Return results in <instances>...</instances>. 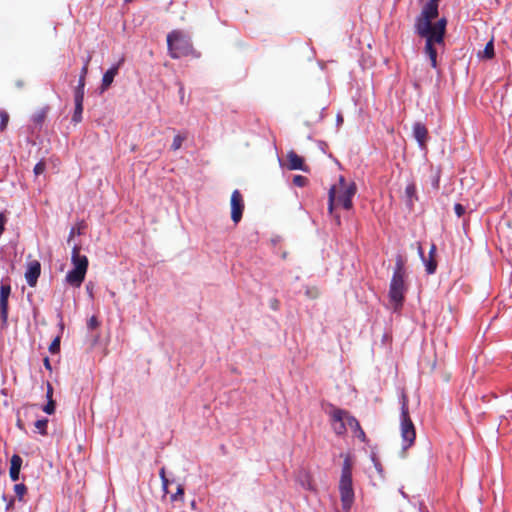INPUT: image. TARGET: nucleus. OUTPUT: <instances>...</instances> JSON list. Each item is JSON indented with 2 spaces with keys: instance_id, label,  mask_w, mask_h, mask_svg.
<instances>
[{
  "instance_id": "nucleus-14",
  "label": "nucleus",
  "mask_w": 512,
  "mask_h": 512,
  "mask_svg": "<svg viewBox=\"0 0 512 512\" xmlns=\"http://www.w3.org/2000/svg\"><path fill=\"white\" fill-rule=\"evenodd\" d=\"M85 271H81L78 269H72L66 274L65 280L66 282L73 287H80L86 276Z\"/></svg>"
},
{
  "instance_id": "nucleus-45",
  "label": "nucleus",
  "mask_w": 512,
  "mask_h": 512,
  "mask_svg": "<svg viewBox=\"0 0 512 512\" xmlns=\"http://www.w3.org/2000/svg\"><path fill=\"white\" fill-rule=\"evenodd\" d=\"M436 256V246L435 244H432L429 250V257H435Z\"/></svg>"
},
{
  "instance_id": "nucleus-26",
  "label": "nucleus",
  "mask_w": 512,
  "mask_h": 512,
  "mask_svg": "<svg viewBox=\"0 0 512 512\" xmlns=\"http://www.w3.org/2000/svg\"><path fill=\"white\" fill-rule=\"evenodd\" d=\"M21 466H22V458L18 454H14L10 460V469L9 470L20 472Z\"/></svg>"
},
{
  "instance_id": "nucleus-33",
  "label": "nucleus",
  "mask_w": 512,
  "mask_h": 512,
  "mask_svg": "<svg viewBox=\"0 0 512 512\" xmlns=\"http://www.w3.org/2000/svg\"><path fill=\"white\" fill-rule=\"evenodd\" d=\"M45 169H46V164H45V162H44V161H39V162L34 166V170H33V172H34V174H35L36 176H39V175H41V174H43V173H44Z\"/></svg>"
},
{
  "instance_id": "nucleus-54",
  "label": "nucleus",
  "mask_w": 512,
  "mask_h": 512,
  "mask_svg": "<svg viewBox=\"0 0 512 512\" xmlns=\"http://www.w3.org/2000/svg\"><path fill=\"white\" fill-rule=\"evenodd\" d=\"M126 3L131 2L132 0H124Z\"/></svg>"
},
{
  "instance_id": "nucleus-46",
  "label": "nucleus",
  "mask_w": 512,
  "mask_h": 512,
  "mask_svg": "<svg viewBox=\"0 0 512 512\" xmlns=\"http://www.w3.org/2000/svg\"><path fill=\"white\" fill-rule=\"evenodd\" d=\"M161 481H162V487H163L164 491H165V492H168V491H167V488H168V485H169V483H170V482H169V480H168V478H164V479H162Z\"/></svg>"
},
{
  "instance_id": "nucleus-10",
  "label": "nucleus",
  "mask_w": 512,
  "mask_h": 512,
  "mask_svg": "<svg viewBox=\"0 0 512 512\" xmlns=\"http://www.w3.org/2000/svg\"><path fill=\"white\" fill-rule=\"evenodd\" d=\"M413 137L418 143V146L422 150L427 149V143L429 140L428 129L422 122H415L412 127Z\"/></svg>"
},
{
  "instance_id": "nucleus-12",
  "label": "nucleus",
  "mask_w": 512,
  "mask_h": 512,
  "mask_svg": "<svg viewBox=\"0 0 512 512\" xmlns=\"http://www.w3.org/2000/svg\"><path fill=\"white\" fill-rule=\"evenodd\" d=\"M81 247L75 245L72 249L71 262L74 266L73 269H78L87 272L88 269V258L85 255L80 254Z\"/></svg>"
},
{
  "instance_id": "nucleus-36",
  "label": "nucleus",
  "mask_w": 512,
  "mask_h": 512,
  "mask_svg": "<svg viewBox=\"0 0 512 512\" xmlns=\"http://www.w3.org/2000/svg\"><path fill=\"white\" fill-rule=\"evenodd\" d=\"M87 326L89 329L93 330V329H96L98 326H99V322L97 320V318L95 316H92L88 322H87Z\"/></svg>"
},
{
  "instance_id": "nucleus-19",
  "label": "nucleus",
  "mask_w": 512,
  "mask_h": 512,
  "mask_svg": "<svg viewBox=\"0 0 512 512\" xmlns=\"http://www.w3.org/2000/svg\"><path fill=\"white\" fill-rule=\"evenodd\" d=\"M479 57L482 59L490 60L495 56L494 52V43L493 39H491L484 47L482 52H479Z\"/></svg>"
},
{
  "instance_id": "nucleus-13",
  "label": "nucleus",
  "mask_w": 512,
  "mask_h": 512,
  "mask_svg": "<svg viewBox=\"0 0 512 512\" xmlns=\"http://www.w3.org/2000/svg\"><path fill=\"white\" fill-rule=\"evenodd\" d=\"M123 59H121L118 64L109 68L102 77L101 90H107L110 85L113 83L115 76L118 74V70L120 65L123 63Z\"/></svg>"
},
{
  "instance_id": "nucleus-24",
  "label": "nucleus",
  "mask_w": 512,
  "mask_h": 512,
  "mask_svg": "<svg viewBox=\"0 0 512 512\" xmlns=\"http://www.w3.org/2000/svg\"><path fill=\"white\" fill-rule=\"evenodd\" d=\"M83 103H75V109L72 116V121L77 124L82 120Z\"/></svg>"
},
{
  "instance_id": "nucleus-51",
  "label": "nucleus",
  "mask_w": 512,
  "mask_h": 512,
  "mask_svg": "<svg viewBox=\"0 0 512 512\" xmlns=\"http://www.w3.org/2000/svg\"><path fill=\"white\" fill-rule=\"evenodd\" d=\"M17 425H18L20 428H22L21 420H20V419H18V421H17Z\"/></svg>"
},
{
  "instance_id": "nucleus-48",
  "label": "nucleus",
  "mask_w": 512,
  "mask_h": 512,
  "mask_svg": "<svg viewBox=\"0 0 512 512\" xmlns=\"http://www.w3.org/2000/svg\"><path fill=\"white\" fill-rule=\"evenodd\" d=\"M159 475H160L161 480H162V479H164V478H167V477H166V473H165V468H164V467H162V468L160 469Z\"/></svg>"
},
{
  "instance_id": "nucleus-5",
  "label": "nucleus",
  "mask_w": 512,
  "mask_h": 512,
  "mask_svg": "<svg viewBox=\"0 0 512 512\" xmlns=\"http://www.w3.org/2000/svg\"><path fill=\"white\" fill-rule=\"evenodd\" d=\"M440 0H429L422 8L421 13L415 20V32L417 34H426L432 21L438 17V6Z\"/></svg>"
},
{
  "instance_id": "nucleus-44",
  "label": "nucleus",
  "mask_w": 512,
  "mask_h": 512,
  "mask_svg": "<svg viewBox=\"0 0 512 512\" xmlns=\"http://www.w3.org/2000/svg\"><path fill=\"white\" fill-rule=\"evenodd\" d=\"M15 500L13 498L9 499L6 504V510L9 511L14 507Z\"/></svg>"
},
{
  "instance_id": "nucleus-39",
  "label": "nucleus",
  "mask_w": 512,
  "mask_h": 512,
  "mask_svg": "<svg viewBox=\"0 0 512 512\" xmlns=\"http://www.w3.org/2000/svg\"><path fill=\"white\" fill-rule=\"evenodd\" d=\"M179 85V99L181 104H186L185 102V92H184V86L181 82L178 83Z\"/></svg>"
},
{
  "instance_id": "nucleus-49",
  "label": "nucleus",
  "mask_w": 512,
  "mask_h": 512,
  "mask_svg": "<svg viewBox=\"0 0 512 512\" xmlns=\"http://www.w3.org/2000/svg\"><path fill=\"white\" fill-rule=\"evenodd\" d=\"M90 61H91V55H89V56L84 60V65H83V67H87V68H88Z\"/></svg>"
},
{
  "instance_id": "nucleus-42",
  "label": "nucleus",
  "mask_w": 512,
  "mask_h": 512,
  "mask_svg": "<svg viewBox=\"0 0 512 512\" xmlns=\"http://www.w3.org/2000/svg\"><path fill=\"white\" fill-rule=\"evenodd\" d=\"M52 395H53V387L50 383H47V393H46V396L48 398V400L52 399Z\"/></svg>"
},
{
  "instance_id": "nucleus-52",
  "label": "nucleus",
  "mask_w": 512,
  "mask_h": 512,
  "mask_svg": "<svg viewBox=\"0 0 512 512\" xmlns=\"http://www.w3.org/2000/svg\"><path fill=\"white\" fill-rule=\"evenodd\" d=\"M2 499H3V501H7V496H6V494H3V495H2Z\"/></svg>"
},
{
  "instance_id": "nucleus-11",
  "label": "nucleus",
  "mask_w": 512,
  "mask_h": 512,
  "mask_svg": "<svg viewBox=\"0 0 512 512\" xmlns=\"http://www.w3.org/2000/svg\"><path fill=\"white\" fill-rule=\"evenodd\" d=\"M41 274V264L38 260H33L28 263L27 270L25 272V279L30 287H34L37 284V280Z\"/></svg>"
},
{
  "instance_id": "nucleus-9",
  "label": "nucleus",
  "mask_w": 512,
  "mask_h": 512,
  "mask_svg": "<svg viewBox=\"0 0 512 512\" xmlns=\"http://www.w3.org/2000/svg\"><path fill=\"white\" fill-rule=\"evenodd\" d=\"M231 219L237 224L241 218L244 211V201L243 197L239 190H234L231 194Z\"/></svg>"
},
{
  "instance_id": "nucleus-47",
  "label": "nucleus",
  "mask_w": 512,
  "mask_h": 512,
  "mask_svg": "<svg viewBox=\"0 0 512 512\" xmlns=\"http://www.w3.org/2000/svg\"><path fill=\"white\" fill-rule=\"evenodd\" d=\"M43 362H44V366H45V368H46L47 370H51V369H52V368H51V364H50V360H49V358H48V357H45Z\"/></svg>"
},
{
  "instance_id": "nucleus-17",
  "label": "nucleus",
  "mask_w": 512,
  "mask_h": 512,
  "mask_svg": "<svg viewBox=\"0 0 512 512\" xmlns=\"http://www.w3.org/2000/svg\"><path fill=\"white\" fill-rule=\"evenodd\" d=\"M418 252L425 263L426 272L428 274L435 273V271L437 269V261H436L435 257H429L428 259H425L424 255H423V250H422V247L420 244L418 246Z\"/></svg>"
},
{
  "instance_id": "nucleus-41",
  "label": "nucleus",
  "mask_w": 512,
  "mask_h": 512,
  "mask_svg": "<svg viewBox=\"0 0 512 512\" xmlns=\"http://www.w3.org/2000/svg\"><path fill=\"white\" fill-rule=\"evenodd\" d=\"M19 474H20L19 471L9 470V476L12 481H17L19 479Z\"/></svg>"
},
{
  "instance_id": "nucleus-50",
  "label": "nucleus",
  "mask_w": 512,
  "mask_h": 512,
  "mask_svg": "<svg viewBox=\"0 0 512 512\" xmlns=\"http://www.w3.org/2000/svg\"><path fill=\"white\" fill-rule=\"evenodd\" d=\"M439 186V177L437 176L436 180H435V188H438Z\"/></svg>"
},
{
  "instance_id": "nucleus-7",
  "label": "nucleus",
  "mask_w": 512,
  "mask_h": 512,
  "mask_svg": "<svg viewBox=\"0 0 512 512\" xmlns=\"http://www.w3.org/2000/svg\"><path fill=\"white\" fill-rule=\"evenodd\" d=\"M330 422L336 435L342 436L349 427V418L353 417L348 411L332 406L329 412Z\"/></svg>"
},
{
  "instance_id": "nucleus-20",
  "label": "nucleus",
  "mask_w": 512,
  "mask_h": 512,
  "mask_svg": "<svg viewBox=\"0 0 512 512\" xmlns=\"http://www.w3.org/2000/svg\"><path fill=\"white\" fill-rule=\"evenodd\" d=\"M341 478L352 479V464L349 456H346L344 459Z\"/></svg>"
},
{
  "instance_id": "nucleus-35",
  "label": "nucleus",
  "mask_w": 512,
  "mask_h": 512,
  "mask_svg": "<svg viewBox=\"0 0 512 512\" xmlns=\"http://www.w3.org/2000/svg\"><path fill=\"white\" fill-rule=\"evenodd\" d=\"M87 73H88L87 67H82L80 76H79V81H78L79 85L85 86V79H86Z\"/></svg>"
},
{
  "instance_id": "nucleus-6",
  "label": "nucleus",
  "mask_w": 512,
  "mask_h": 512,
  "mask_svg": "<svg viewBox=\"0 0 512 512\" xmlns=\"http://www.w3.org/2000/svg\"><path fill=\"white\" fill-rule=\"evenodd\" d=\"M167 46L170 56L174 59L186 56L192 50L189 40L179 31H172L168 34Z\"/></svg>"
},
{
  "instance_id": "nucleus-37",
  "label": "nucleus",
  "mask_w": 512,
  "mask_h": 512,
  "mask_svg": "<svg viewBox=\"0 0 512 512\" xmlns=\"http://www.w3.org/2000/svg\"><path fill=\"white\" fill-rule=\"evenodd\" d=\"M305 294L310 298H317L319 295L318 289L315 287L307 288Z\"/></svg>"
},
{
  "instance_id": "nucleus-38",
  "label": "nucleus",
  "mask_w": 512,
  "mask_h": 512,
  "mask_svg": "<svg viewBox=\"0 0 512 512\" xmlns=\"http://www.w3.org/2000/svg\"><path fill=\"white\" fill-rule=\"evenodd\" d=\"M454 211L458 217H461L465 213V207L462 204L457 203L454 206Z\"/></svg>"
},
{
  "instance_id": "nucleus-3",
  "label": "nucleus",
  "mask_w": 512,
  "mask_h": 512,
  "mask_svg": "<svg viewBox=\"0 0 512 512\" xmlns=\"http://www.w3.org/2000/svg\"><path fill=\"white\" fill-rule=\"evenodd\" d=\"M356 193V186L354 183L347 185L344 177H340L339 185L332 186L328 193V211L333 214L335 204L342 206L344 209L349 210L352 208V198Z\"/></svg>"
},
{
  "instance_id": "nucleus-16",
  "label": "nucleus",
  "mask_w": 512,
  "mask_h": 512,
  "mask_svg": "<svg viewBox=\"0 0 512 512\" xmlns=\"http://www.w3.org/2000/svg\"><path fill=\"white\" fill-rule=\"evenodd\" d=\"M349 428L362 442L366 441V434L361 428L359 421L354 416L349 418Z\"/></svg>"
},
{
  "instance_id": "nucleus-18",
  "label": "nucleus",
  "mask_w": 512,
  "mask_h": 512,
  "mask_svg": "<svg viewBox=\"0 0 512 512\" xmlns=\"http://www.w3.org/2000/svg\"><path fill=\"white\" fill-rule=\"evenodd\" d=\"M8 300L7 299H0V319H1V326L5 327L7 326L8 322Z\"/></svg>"
},
{
  "instance_id": "nucleus-40",
  "label": "nucleus",
  "mask_w": 512,
  "mask_h": 512,
  "mask_svg": "<svg viewBox=\"0 0 512 512\" xmlns=\"http://www.w3.org/2000/svg\"><path fill=\"white\" fill-rule=\"evenodd\" d=\"M184 495V488L182 485H178L177 487V491L174 495L171 496V499L173 501L177 500L178 499V496H183Z\"/></svg>"
},
{
  "instance_id": "nucleus-30",
  "label": "nucleus",
  "mask_w": 512,
  "mask_h": 512,
  "mask_svg": "<svg viewBox=\"0 0 512 512\" xmlns=\"http://www.w3.org/2000/svg\"><path fill=\"white\" fill-rule=\"evenodd\" d=\"M8 122H9V114L6 111L1 110L0 111V131H4L6 129Z\"/></svg>"
},
{
  "instance_id": "nucleus-29",
  "label": "nucleus",
  "mask_w": 512,
  "mask_h": 512,
  "mask_svg": "<svg viewBox=\"0 0 512 512\" xmlns=\"http://www.w3.org/2000/svg\"><path fill=\"white\" fill-rule=\"evenodd\" d=\"M61 336H56L49 346V352L56 354L60 351Z\"/></svg>"
},
{
  "instance_id": "nucleus-23",
  "label": "nucleus",
  "mask_w": 512,
  "mask_h": 512,
  "mask_svg": "<svg viewBox=\"0 0 512 512\" xmlns=\"http://www.w3.org/2000/svg\"><path fill=\"white\" fill-rule=\"evenodd\" d=\"M14 492H15V495L18 498V500L19 501H23L24 500V496L27 493V487L23 483L15 484L14 485Z\"/></svg>"
},
{
  "instance_id": "nucleus-28",
  "label": "nucleus",
  "mask_w": 512,
  "mask_h": 512,
  "mask_svg": "<svg viewBox=\"0 0 512 512\" xmlns=\"http://www.w3.org/2000/svg\"><path fill=\"white\" fill-rule=\"evenodd\" d=\"M185 139H186L185 135L177 134L174 137V139H173V142H172V145H171V149L173 151L179 150L182 147V144H183Z\"/></svg>"
},
{
  "instance_id": "nucleus-22",
  "label": "nucleus",
  "mask_w": 512,
  "mask_h": 512,
  "mask_svg": "<svg viewBox=\"0 0 512 512\" xmlns=\"http://www.w3.org/2000/svg\"><path fill=\"white\" fill-rule=\"evenodd\" d=\"M48 113V107L42 108L39 111H37L33 116V122L36 125L41 126L47 116Z\"/></svg>"
},
{
  "instance_id": "nucleus-2",
  "label": "nucleus",
  "mask_w": 512,
  "mask_h": 512,
  "mask_svg": "<svg viewBox=\"0 0 512 512\" xmlns=\"http://www.w3.org/2000/svg\"><path fill=\"white\" fill-rule=\"evenodd\" d=\"M447 20L446 18H440L434 25H430L427 33L418 34L420 37L425 38V53L429 57L431 66L437 67V50L434 47L435 44L443 45L444 37L446 33Z\"/></svg>"
},
{
  "instance_id": "nucleus-31",
  "label": "nucleus",
  "mask_w": 512,
  "mask_h": 512,
  "mask_svg": "<svg viewBox=\"0 0 512 512\" xmlns=\"http://www.w3.org/2000/svg\"><path fill=\"white\" fill-rule=\"evenodd\" d=\"M11 294V286L9 284H1L0 287V299H9Z\"/></svg>"
},
{
  "instance_id": "nucleus-1",
  "label": "nucleus",
  "mask_w": 512,
  "mask_h": 512,
  "mask_svg": "<svg viewBox=\"0 0 512 512\" xmlns=\"http://www.w3.org/2000/svg\"><path fill=\"white\" fill-rule=\"evenodd\" d=\"M405 277V263L402 256L398 255L395 260V268L389 287V298L395 310L400 308L404 301V295L407 291Z\"/></svg>"
},
{
  "instance_id": "nucleus-15",
  "label": "nucleus",
  "mask_w": 512,
  "mask_h": 512,
  "mask_svg": "<svg viewBox=\"0 0 512 512\" xmlns=\"http://www.w3.org/2000/svg\"><path fill=\"white\" fill-rule=\"evenodd\" d=\"M287 167L290 170H303L306 171L304 160L294 151H289L287 154Z\"/></svg>"
},
{
  "instance_id": "nucleus-43",
  "label": "nucleus",
  "mask_w": 512,
  "mask_h": 512,
  "mask_svg": "<svg viewBox=\"0 0 512 512\" xmlns=\"http://www.w3.org/2000/svg\"><path fill=\"white\" fill-rule=\"evenodd\" d=\"M76 233H77V234H80V233H81V231H80V229H78V230L76 231V229L73 227V228L70 230L69 237H68V242L72 240V238L74 237V235H76Z\"/></svg>"
},
{
  "instance_id": "nucleus-27",
  "label": "nucleus",
  "mask_w": 512,
  "mask_h": 512,
  "mask_svg": "<svg viewBox=\"0 0 512 512\" xmlns=\"http://www.w3.org/2000/svg\"><path fill=\"white\" fill-rule=\"evenodd\" d=\"M84 88L85 86L77 85L74 90V102L83 103L84 101Z\"/></svg>"
},
{
  "instance_id": "nucleus-4",
  "label": "nucleus",
  "mask_w": 512,
  "mask_h": 512,
  "mask_svg": "<svg viewBox=\"0 0 512 512\" xmlns=\"http://www.w3.org/2000/svg\"><path fill=\"white\" fill-rule=\"evenodd\" d=\"M400 431L402 437V447L404 450H406L414 444L416 439V431L409 414V399L405 393H402L401 395Z\"/></svg>"
},
{
  "instance_id": "nucleus-21",
  "label": "nucleus",
  "mask_w": 512,
  "mask_h": 512,
  "mask_svg": "<svg viewBox=\"0 0 512 512\" xmlns=\"http://www.w3.org/2000/svg\"><path fill=\"white\" fill-rule=\"evenodd\" d=\"M405 194L408 198L409 203L412 205V203L415 200H418L417 197V191H416V185L414 182L409 183L405 188Z\"/></svg>"
},
{
  "instance_id": "nucleus-53",
  "label": "nucleus",
  "mask_w": 512,
  "mask_h": 512,
  "mask_svg": "<svg viewBox=\"0 0 512 512\" xmlns=\"http://www.w3.org/2000/svg\"><path fill=\"white\" fill-rule=\"evenodd\" d=\"M336 220L338 222V224L340 223V217L339 216H336Z\"/></svg>"
},
{
  "instance_id": "nucleus-32",
  "label": "nucleus",
  "mask_w": 512,
  "mask_h": 512,
  "mask_svg": "<svg viewBox=\"0 0 512 512\" xmlns=\"http://www.w3.org/2000/svg\"><path fill=\"white\" fill-rule=\"evenodd\" d=\"M308 182V179L302 175H296L293 178V183L298 187H304Z\"/></svg>"
},
{
  "instance_id": "nucleus-34",
  "label": "nucleus",
  "mask_w": 512,
  "mask_h": 512,
  "mask_svg": "<svg viewBox=\"0 0 512 512\" xmlns=\"http://www.w3.org/2000/svg\"><path fill=\"white\" fill-rule=\"evenodd\" d=\"M43 411L47 414H53L55 411V402L53 399L48 400L47 404L43 407Z\"/></svg>"
},
{
  "instance_id": "nucleus-25",
  "label": "nucleus",
  "mask_w": 512,
  "mask_h": 512,
  "mask_svg": "<svg viewBox=\"0 0 512 512\" xmlns=\"http://www.w3.org/2000/svg\"><path fill=\"white\" fill-rule=\"evenodd\" d=\"M47 425H48V419H46V418L39 419L34 423L36 430L41 435H47Z\"/></svg>"
},
{
  "instance_id": "nucleus-8",
  "label": "nucleus",
  "mask_w": 512,
  "mask_h": 512,
  "mask_svg": "<svg viewBox=\"0 0 512 512\" xmlns=\"http://www.w3.org/2000/svg\"><path fill=\"white\" fill-rule=\"evenodd\" d=\"M339 492L342 503V508L349 511L354 502V490L352 479L340 478Z\"/></svg>"
}]
</instances>
